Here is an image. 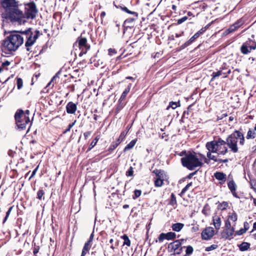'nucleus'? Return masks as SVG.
<instances>
[{
  "instance_id": "55",
  "label": "nucleus",
  "mask_w": 256,
  "mask_h": 256,
  "mask_svg": "<svg viewBox=\"0 0 256 256\" xmlns=\"http://www.w3.org/2000/svg\"><path fill=\"white\" fill-rule=\"evenodd\" d=\"M60 74V72H58L56 75L52 78V79L50 82L48 84V86H49L51 82H54V80L57 78H58V75Z\"/></svg>"
},
{
  "instance_id": "32",
  "label": "nucleus",
  "mask_w": 256,
  "mask_h": 256,
  "mask_svg": "<svg viewBox=\"0 0 256 256\" xmlns=\"http://www.w3.org/2000/svg\"><path fill=\"white\" fill-rule=\"evenodd\" d=\"M177 204V202L176 200V198L174 196V194L172 193L171 194L170 196V200L169 202V204L172 206H174L176 205Z\"/></svg>"
},
{
  "instance_id": "62",
  "label": "nucleus",
  "mask_w": 256,
  "mask_h": 256,
  "mask_svg": "<svg viewBox=\"0 0 256 256\" xmlns=\"http://www.w3.org/2000/svg\"><path fill=\"white\" fill-rule=\"evenodd\" d=\"M123 108V106L122 104H120L117 107V112L120 110H122Z\"/></svg>"
},
{
  "instance_id": "13",
  "label": "nucleus",
  "mask_w": 256,
  "mask_h": 256,
  "mask_svg": "<svg viewBox=\"0 0 256 256\" xmlns=\"http://www.w3.org/2000/svg\"><path fill=\"white\" fill-rule=\"evenodd\" d=\"M92 242V241H87L85 243L82 252L81 256H85L86 254L88 253L92 246L91 244Z\"/></svg>"
},
{
  "instance_id": "22",
  "label": "nucleus",
  "mask_w": 256,
  "mask_h": 256,
  "mask_svg": "<svg viewBox=\"0 0 256 256\" xmlns=\"http://www.w3.org/2000/svg\"><path fill=\"white\" fill-rule=\"evenodd\" d=\"M198 36L196 34H194L188 41L186 42L182 46L183 48H186L190 46L192 42H194Z\"/></svg>"
},
{
  "instance_id": "25",
  "label": "nucleus",
  "mask_w": 256,
  "mask_h": 256,
  "mask_svg": "<svg viewBox=\"0 0 256 256\" xmlns=\"http://www.w3.org/2000/svg\"><path fill=\"white\" fill-rule=\"evenodd\" d=\"M120 8L124 12H125L128 14H132V15L134 16L135 17H136V18L138 17V14L136 12L130 10L126 7L120 6Z\"/></svg>"
},
{
  "instance_id": "63",
  "label": "nucleus",
  "mask_w": 256,
  "mask_h": 256,
  "mask_svg": "<svg viewBox=\"0 0 256 256\" xmlns=\"http://www.w3.org/2000/svg\"><path fill=\"white\" fill-rule=\"evenodd\" d=\"M24 114H26V116H28L30 114V112L29 110H26L25 112H24Z\"/></svg>"
},
{
  "instance_id": "12",
  "label": "nucleus",
  "mask_w": 256,
  "mask_h": 256,
  "mask_svg": "<svg viewBox=\"0 0 256 256\" xmlns=\"http://www.w3.org/2000/svg\"><path fill=\"white\" fill-rule=\"evenodd\" d=\"M66 109L68 114H74L76 110V105L72 102H69L66 106Z\"/></svg>"
},
{
  "instance_id": "6",
  "label": "nucleus",
  "mask_w": 256,
  "mask_h": 256,
  "mask_svg": "<svg viewBox=\"0 0 256 256\" xmlns=\"http://www.w3.org/2000/svg\"><path fill=\"white\" fill-rule=\"evenodd\" d=\"M22 34L24 37L25 36L26 38L25 46L26 48L27 51H30V47L34 44V42L41 34L38 30H36L34 34L32 32L31 29L28 28L25 31H23Z\"/></svg>"
},
{
  "instance_id": "1",
  "label": "nucleus",
  "mask_w": 256,
  "mask_h": 256,
  "mask_svg": "<svg viewBox=\"0 0 256 256\" xmlns=\"http://www.w3.org/2000/svg\"><path fill=\"white\" fill-rule=\"evenodd\" d=\"M244 134L238 130H234L228 135L226 140L218 138L216 140L208 142L206 148L211 154L216 153L219 155H224L228 152L232 153L239 152L240 146L244 144Z\"/></svg>"
},
{
  "instance_id": "56",
  "label": "nucleus",
  "mask_w": 256,
  "mask_h": 256,
  "mask_svg": "<svg viewBox=\"0 0 256 256\" xmlns=\"http://www.w3.org/2000/svg\"><path fill=\"white\" fill-rule=\"evenodd\" d=\"M90 134H91L90 132H84V138L86 140L90 136Z\"/></svg>"
},
{
  "instance_id": "29",
  "label": "nucleus",
  "mask_w": 256,
  "mask_h": 256,
  "mask_svg": "<svg viewBox=\"0 0 256 256\" xmlns=\"http://www.w3.org/2000/svg\"><path fill=\"white\" fill-rule=\"evenodd\" d=\"M79 48L81 50L79 55L80 56H82L83 54L86 53L88 50L90 48V46L88 45H86L84 46L80 47Z\"/></svg>"
},
{
  "instance_id": "59",
  "label": "nucleus",
  "mask_w": 256,
  "mask_h": 256,
  "mask_svg": "<svg viewBox=\"0 0 256 256\" xmlns=\"http://www.w3.org/2000/svg\"><path fill=\"white\" fill-rule=\"evenodd\" d=\"M130 242L131 241H124L122 245L123 246L126 245L128 246H130Z\"/></svg>"
},
{
  "instance_id": "4",
  "label": "nucleus",
  "mask_w": 256,
  "mask_h": 256,
  "mask_svg": "<svg viewBox=\"0 0 256 256\" xmlns=\"http://www.w3.org/2000/svg\"><path fill=\"white\" fill-rule=\"evenodd\" d=\"M186 154L181 158V162L184 166L190 170H194L196 168L201 166L202 164V161L194 154L188 152H184Z\"/></svg>"
},
{
  "instance_id": "23",
  "label": "nucleus",
  "mask_w": 256,
  "mask_h": 256,
  "mask_svg": "<svg viewBox=\"0 0 256 256\" xmlns=\"http://www.w3.org/2000/svg\"><path fill=\"white\" fill-rule=\"evenodd\" d=\"M138 18H128L124 22V24L127 25L128 27H131L132 26L133 22L137 19Z\"/></svg>"
},
{
  "instance_id": "41",
  "label": "nucleus",
  "mask_w": 256,
  "mask_h": 256,
  "mask_svg": "<svg viewBox=\"0 0 256 256\" xmlns=\"http://www.w3.org/2000/svg\"><path fill=\"white\" fill-rule=\"evenodd\" d=\"M193 252H194V248L192 246H186V253L187 254L190 255L192 254Z\"/></svg>"
},
{
  "instance_id": "34",
  "label": "nucleus",
  "mask_w": 256,
  "mask_h": 256,
  "mask_svg": "<svg viewBox=\"0 0 256 256\" xmlns=\"http://www.w3.org/2000/svg\"><path fill=\"white\" fill-rule=\"evenodd\" d=\"M244 23V20L243 18H240L235 23H234L238 29Z\"/></svg>"
},
{
  "instance_id": "24",
  "label": "nucleus",
  "mask_w": 256,
  "mask_h": 256,
  "mask_svg": "<svg viewBox=\"0 0 256 256\" xmlns=\"http://www.w3.org/2000/svg\"><path fill=\"white\" fill-rule=\"evenodd\" d=\"M78 42L79 48L88 45L87 44V40L85 38H79L78 40Z\"/></svg>"
},
{
  "instance_id": "30",
  "label": "nucleus",
  "mask_w": 256,
  "mask_h": 256,
  "mask_svg": "<svg viewBox=\"0 0 256 256\" xmlns=\"http://www.w3.org/2000/svg\"><path fill=\"white\" fill-rule=\"evenodd\" d=\"M256 133L254 130H250L247 133L246 138L247 139L254 138H256Z\"/></svg>"
},
{
  "instance_id": "15",
  "label": "nucleus",
  "mask_w": 256,
  "mask_h": 256,
  "mask_svg": "<svg viewBox=\"0 0 256 256\" xmlns=\"http://www.w3.org/2000/svg\"><path fill=\"white\" fill-rule=\"evenodd\" d=\"M42 246V241H38L37 242H34L32 244L33 253L34 256H38L37 254L40 248Z\"/></svg>"
},
{
  "instance_id": "47",
  "label": "nucleus",
  "mask_w": 256,
  "mask_h": 256,
  "mask_svg": "<svg viewBox=\"0 0 256 256\" xmlns=\"http://www.w3.org/2000/svg\"><path fill=\"white\" fill-rule=\"evenodd\" d=\"M75 122L76 121H74V122L72 124H69L68 128L64 132V134H66L67 132H69L70 130V129L73 127Z\"/></svg>"
},
{
  "instance_id": "10",
  "label": "nucleus",
  "mask_w": 256,
  "mask_h": 256,
  "mask_svg": "<svg viewBox=\"0 0 256 256\" xmlns=\"http://www.w3.org/2000/svg\"><path fill=\"white\" fill-rule=\"evenodd\" d=\"M176 238V234L174 232H168L166 234L162 233L158 237V240H171Z\"/></svg>"
},
{
  "instance_id": "39",
  "label": "nucleus",
  "mask_w": 256,
  "mask_h": 256,
  "mask_svg": "<svg viewBox=\"0 0 256 256\" xmlns=\"http://www.w3.org/2000/svg\"><path fill=\"white\" fill-rule=\"evenodd\" d=\"M163 184V180L160 178H158L154 181V184L156 186H161Z\"/></svg>"
},
{
  "instance_id": "42",
  "label": "nucleus",
  "mask_w": 256,
  "mask_h": 256,
  "mask_svg": "<svg viewBox=\"0 0 256 256\" xmlns=\"http://www.w3.org/2000/svg\"><path fill=\"white\" fill-rule=\"evenodd\" d=\"M170 107L172 109H175L178 107V104L176 102H170L169 106H168L166 109L168 110Z\"/></svg>"
},
{
  "instance_id": "48",
  "label": "nucleus",
  "mask_w": 256,
  "mask_h": 256,
  "mask_svg": "<svg viewBox=\"0 0 256 256\" xmlns=\"http://www.w3.org/2000/svg\"><path fill=\"white\" fill-rule=\"evenodd\" d=\"M187 19H188V17L186 16H184L182 17V18L178 19L177 20V23H178V24H182V22H184L185 21H186L187 20Z\"/></svg>"
},
{
  "instance_id": "21",
  "label": "nucleus",
  "mask_w": 256,
  "mask_h": 256,
  "mask_svg": "<svg viewBox=\"0 0 256 256\" xmlns=\"http://www.w3.org/2000/svg\"><path fill=\"white\" fill-rule=\"evenodd\" d=\"M131 87H132V84H128V87L125 89V90L122 93V95L120 96V98L119 100V101L122 102V101L126 97V95L129 92Z\"/></svg>"
},
{
  "instance_id": "40",
  "label": "nucleus",
  "mask_w": 256,
  "mask_h": 256,
  "mask_svg": "<svg viewBox=\"0 0 256 256\" xmlns=\"http://www.w3.org/2000/svg\"><path fill=\"white\" fill-rule=\"evenodd\" d=\"M16 84L18 86V88L20 90L23 86V82L21 78H16Z\"/></svg>"
},
{
  "instance_id": "16",
  "label": "nucleus",
  "mask_w": 256,
  "mask_h": 256,
  "mask_svg": "<svg viewBox=\"0 0 256 256\" xmlns=\"http://www.w3.org/2000/svg\"><path fill=\"white\" fill-rule=\"evenodd\" d=\"M206 156L209 159L220 163H226L228 161V159H216V156L212 155L210 152H208Z\"/></svg>"
},
{
  "instance_id": "51",
  "label": "nucleus",
  "mask_w": 256,
  "mask_h": 256,
  "mask_svg": "<svg viewBox=\"0 0 256 256\" xmlns=\"http://www.w3.org/2000/svg\"><path fill=\"white\" fill-rule=\"evenodd\" d=\"M126 176H132L133 174V168L132 166H130L129 170L126 172Z\"/></svg>"
},
{
  "instance_id": "28",
  "label": "nucleus",
  "mask_w": 256,
  "mask_h": 256,
  "mask_svg": "<svg viewBox=\"0 0 256 256\" xmlns=\"http://www.w3.org/2000/svg\"><path fill=\"white\" fill-rule=\"evenodd\" d=\"M228 186L230 191L236 190V185L233 180H231L228 182Z\"/></svg>"
},
{
  "instance_id": "64",
  "label": "nucleus",
  "mask_w": 256,
  "mask_h": 256,
  "mask_svg": "<svg viewBox=\"0 0 256 256\" xmlns=\"http://www.w3.org/2000/svg\"><path fill=\"white\" fill-rule=\"evenodd\" d=\"M195 34H196V35L198 36V37H199V36H200L201 34H202V32H200V30H198V31L197 32H196Z\"/></svg>"
},
{
  "instance_id": "45",
  "label": "nucleus",
  "mask_w": 256,
  "mask_h": 256,
  "mask_svg": "<svg viewBox=\"0 0 256 256\" xmlns=\"http://www.w3.org/2000/svg\"><path fill=\"white\" fill-rule=\"evenodd\" d=\"M44 192L43 190H39L37 193L38 198L39 200H41L42 196L44 195Z\"/></svg>"
},
{
  "instance_id": "3",
  "label": "nucleus",
  "mask_w": 256,
  "mask_h": 256,
  "mask_svg": "<svg viewBox=\"0 0 256 256\" xmlns=\"http://www.w3.org/2000/svg\"><path fill=\"white\" fill-rule=\"evenodd\" d=\"M18 32H14L11 34L7 38L2 42V51L8 50L10 52L16 51L23 43L24 37Z\"/></svg>"
},
{
  "instance_id": "36",
  "label": "nucleus",
  "mask_w": 256,
  "mask_h": 256,
  "mask_svg": "<svg viewBox=\"0 0 256 256\" xmlns=\"http://www.w3.org/2000/svg\"><path fill=\"white\" fill-rule=\"evenodd\" d=\"M118 241H109V243L107 244L110 246L112 250H114L118 246Z\"/></svg>"
},
{
  "instance_id": "57",
  "label": "nucleus",
  "mask_w": 256,
  "mask_h": 256,
  "mask_svg": "<svg viewBox=\"0 0 256 256\" xmlns=\"http://www.w3.org/2000/svg\"><path fill=\"white\" fill-rule=\"evenodd\" d=\"M38 166L32 172V174L30 178V179L32 178L36 174V173L38 169Z\"/></svg>"
},
{
  "instance_id": "44",
  "label": "nucleus",
  "mask_w": 256,
  "mask_h": 256,
  "mask_svg": "<svg viewBox=\"0 0 256 256\" xmlns=\"http://www.w3.org/2000/svg\"><path fill=\"white\" fill-rule=\"evenodd\" d=\"M228 206V203L226 202H222L220 205V208L222 210H224L226 209V208Z\"/></svg>"
},
{
  "instance_id": "26",
  "label": "nucleus",
  "mask_w": 256,
  "mask_h": 256,
  "mask_svg": "<svg viewBox=\"0 0 256 256\" xmlns=\"http://www.w3.org/2000/svg\"><path fill=\"white\" fill-rule=\"evenodd\" d=\"M136 140H132L124 148V152H126L131 148H132L136 144Z\"/></svg>"
},
{
  "instance_id": "31",
  "label": "nucleus",
  "mask_w": 256,
  "mask_h": 256,
  "mask_svg": "<svg viewBox=\"0 0 256 256\" xmlns=\"http://www.w3.org/2000/svg\"><path fill=\"white\" fill-rule=\"evenodd\" d=\"M99 140V138L96 136L94 140H93L90 143L89 148H88L87 152L90 150L96 144L97 142Z\"/></svg>"
},
{
  "instance_id": "19",
  "label": "nucleus",
  "mask_w": 256,
  "mask_h": 256,
  "mask_svg": "<svg viewBox=\"0 0 256 256\" xmlns=\"http://www.w3.org/2000/svg\"><path fill=\"white\" fill-rule=\"evenodd\" d=\"M184 226V224L182 223H176L172 225V228L173 230L176 232H180Z\"/></svg>"
},
{
  "instance_id": "9",
  "label": "nucleus",
  "mask_w": 256,
  "mask_h": 256,
  "mask_svg": "<svg viewBox=\"0 0 256 256\" xmlns=\"http://www.w3.org/2000/svg\"><path fill=\"white\" fill-rule=\"evenodd\" d=\"M234 234V228H225L222 234V237L226 239H230L232 238V236Z\"/></svg>"
},
{
  "instance_id": "20",
  "label": "nucleus",
  "mask_w": 256,
  "mask_h": 256,
  "mask_svg": "<svg viewBox=\"0 0 256 256\" xmlns=\"http://www.w3.org/2000/svg\"><path fill=\"white\" fill-rule=\"evenodd\" d=\"M244 44L250 48V50H253L256 48V42L252 40H248L245 42Z\"/></svg>"
},
{
  "instance_id": "60",
  "label": "nucleus",
  "mask_w": 256,
  "mask_h": 256,
  "mask_svg": "<svg viewBox=\"0 0 256 256\" xmlns=\"http://www.w3.org/2000/svg\"><path fill=\"white\" fill-rule=\"evenodd\" d=\"M236 190H232V191H230L233 195L234 196L235 198H239L236 192Z\"/></svg>"
},
{
  "instance_id": "5",
  "label": "nucleus",
  "mask_w": 256,
  "mask_h": 256,
  "mask_svg": "<svg viewBox=\"0 0 256 256\" xmlns=\"http://www.w3.org/2000/svg\"><path fill=\"white\" fill-rule=\"evenodd\" d=\"M14 119L16 124V128L19 131L25 130L26 125L30 122L29 116H26L22 109H19L16 112Z\"/></svg>"
},
{
  "instance_id": "37",
  "label": "nucleus",
  "mask_w": 256,
  "mask_h": 256,
  "mask_svg": "<svg viewBox=\"0 0 256 256\" xmlns=\"http://www.w3.org/2000/svg\"><path fill=\"white\" fill-rule=\"evenodd\" d=\"M192 185V182H190L185 187L183 188L182 192H180V195L182 196L186 192V191L188 190V188Z\"/></svg>"
},
{
  "instance_id": "11",
  "label": "nucleus",
  "mask_w": 256,
  "mask_h": 256,
  "mask_svg": "<svg viewBox=\"0 0 256 256\" xmlns=\"http://www.w3.org/2000/svg\"><path fill=\"white\" fill-rule=\"evenodd\" d=\"M126 134L124 132H122L118 138L116 142H112L110 147L109 148V150L112 151L114 150L121 142L123 140V139L126 136Z\"/></svg>"
},
{
  "instance_id": "53",
  "label": "nucleus",
  "mask_w": 256,
  "mask_h": 256,
  "mask_svg": "<svg viewBox=\"0 0 256 256\" xmlns=\"http://www.w3.org/2000/svg\"><path fill=\"white\" fill-rule=\"evenodd\" d=\"M225 228H234L233 227H231V224H230V221L228 220H227L226 221Z\"/></svg>"
},
{
  "instance_id": "52",
  "label": "nucleus",
  "mask_w": 256,
  "mask_h": 256,
  "mask_svg": "<svg viewBox=\"0 0 256 256\" xmlns=\"http://www.w3.org/2000/svg\"><path fill=\"white\" fill-rule=\"evenodd\" d=\"M108 54L110 56L113 55L114 54H116V50L112 49L111 48H110L108 50Z\"/></svg>"
},
{
  "instance_id": "27",
  "label": "nucleus",
  "mask_w": 256,
  "mask_h": 256,
  "mask_svg": "<svg viewBox=\"0 0 256 256\" xmlns=\"http://www.w3.org/2000/svg\"><path fill=\"white\" fill-rule=\"evenodd\" d=\"M240 50L242 52L243 54H248V53L250 52L252 50H250V48L246 46V44L244 43L242 46Z\"/></svg>"
},
{
  "instance_id": "58",
  "label": "nucleus",
  "mask_w": 256,
  "mask_h": 256,
  "mask_svg": "<svg viewBox=\"0 0 256 256\" xmlns=\"http://www.w3.org/2000/svg\"><path fill=\"white\" fill-rule=\"evenodd\" d=\"M10 64V62L8 61V60H6L2 64V66L3 67H4V66H9Z\"/></svg>"
},
{
  "instance_id": "38",
  "label": "nucleus",
  "mask_w": 256,
  "mask_h": 256,
  "mask_svg": "<svg viewBox=\"0 0 256 256\" xmlns=\"http://www.w3.org/2000/svg\"><path fill=\"white\" fill-rule=\"evenodd\" d=\"M218 248V245L216 244H213L209 246L206 247L205 250L206 252H210Z\"/></svg>"
},
{
  "instance_id": "49",
  "label": "nucleus",
  "mask_w": 256,
  "mask_h": 256,
  "mask_svg": "<svg viewBox=\"0 0 256 256\" xmlns=\"http://www.w3.org/2000/svg\"><path fill=\"white\" fill-rule=\"evenodd\" d=\"M12 209V207H10L8 209V210L7 211V212L6 213V216L4 220V221H3V223H4L6 222V220L8 219V218L9 216V215L11 212Z\"/></svg>"
},
{
  "instance_id": "54",
  "label": "nucleus",
  "mask_w": 256,
  "mask_h": 256,
  "mask_svg": "<svg viewBox=\"0 0 256 256\" xmlns=\"http://www.w3.org/2000/svg\"><path fill=\"white\" fill-rule=\"evenodd\" d=\"M246 232V230H244L243 228H241L239 230H238L236 232V234L238 236H240L242 234Z\"/></svg>"
},
{
  "instance_id": "50",
  "label": "nucleus",
  "mask_w": 256,
  "mask_h": 256,
  "mask_svg": "<svg viewBox=\"0 0 256 256\" xmlns=\"http://www.w3.org/2000/svg\"><path fill=\"white\" fill-rule=\"evenodd\" d=\"M237 30L238 28L234 24L230 26V27L228 28V30L232 32H235Z\"/></svg>"
},
{
  "instance_id": "43",
  "label": "nucleus",
  "mask_w": 256,
  "mask_h": 256,
  "mask_svg": "<svg viewBox=\"0 0 256 256\" xmlns=\"http://www.w3.org/2000/svg\"><path fill=\"white\" fill-rule=\"evenodd\" d=\"M153 172H154L156 174V176H158V178H161V176L163 174V171H162L161 170H154Z\"/></svg>"
},
{
  "instance_id": "7",
  "label": "nucleus",
  "mask_w": 256,
  "mask_h": 256,
  "mask_svg": "<svg viewBox=\"0 0 256 256\" xmlns=\"http://www.w3.org/2000/svg\"><path fill=\"white\" fill-rule=\"evenodd\" d=\"M182 244L180 241H173L168 246V251L172 252V254H180L182 251Z\"/></svg>"
},
{
  "instance_id": "2",
  "label": "nucleus",
  "mask_w": 256,
  "mask_h": 256,
  "mask_svg": "<svg viewBox=\"0 0 256 256\" xmlns=\"http://www.w3.org/2000/svg\"><path fill=\"white\" fill-rule=\"evenodd\" d=\"M1 4L5 9V12L2 14L3 21L16 22L22 24L26 22V19L35 18L38 13L36 6L34 3L27 5L24 14L19 10L16 0H4Z\"/></svg>"
},
{
  "instance_id": "17",
  "label": "nucleus",
  "mask_w": 256,
  "mask_h": 256,
  "mask_svg": "<svg viewBox=\"0 0 256 256\" xmlns=\"http://www.w3.org/2000/svg\"><path fill=\"white\" fill-rule=\"evenodd\" d=\"M213 223L214 225L216 230L220 229L221 226V220L218 216H213Z\"/></svg>"
},
{
  "instance_id": "18",
  "label": "nucleus",
  "mask_w": 256,
  "mask_h": 256,
  "mask_svg": "<svg viewBox=\"0 0 256 256\" xmlns=\"http://www.w3.org/2000/svg\"><path fill=\"white\" fill-rule=\"evenodd\" d=\"M250 243L244 242L238 245V246L240 251L244 252L250 248Z\"/></svg>"
},
{
  "instance_id": "35",
  "label": "nucleus",
  "mask_w": 256,
  "mask_h": 256,
  "mask_svg": "<svg viewBox=\"0 0 256 256\" xmlns=\"http://www.w3.org/2000/svg\"><path fill=\"white\" fill-rule=\"evenodd\" d=\"M222 74H224V72H222V70H219L217 72H214L212 75V78L211 79V81H213L215 78L221 76Z\"/></svg>"
},
{
  "instance_id": "8",
  "label": "nucleus",
  "mask_w": 256,
  "mask_h": 256,
  "mask_svg": "<svg viewBox=\"0 0 256 256\" xmlns=\"http://www.w3.org/2000/svg\"><path fill=\"white\" fill-rule=\"evenodd\" d=\"M214 234V230L212 227L206 228L202 232V239L208 240L211 238Z\"/></svg>"
},
{
  "instance_id": "33",
  "label": "nucleus",
  "mask_w": 256,
  "mask_h": 256,
  "mask_svg": "<svg viewBox=\"0 0 256 256\" xmlns=\"http://www.w3.org/2000/svg\"><path fill=\"white\" fill-rule=\"evenodd\" d=\"M238 218L237 214L235 212H233L231 214H230L228 215V219L235 222L236 221Z\"/></svg>"
},
{
  "instance_id": "46",
  "label": "nucleus",
  "mask_w": 256,
  "mask_h": 256,
  "mask_svg": "<svg viewBox=\"0 0 256 256\" xmlns=\"http://www.w3.org/2000/svg\"><path fill=\"white\" fill-rule=\"evenodd\" d=\"M134 196L133 197V198L136 199V198H138L140 196L142 192L140 190H134Z\"/></svg>"
},
{
  "instance_id": "14",
  "label": "nucleus",
  "mask_w": 256,
  "mask_h": 256,
  "mask_svg": "<svg viewBox=\"0 0 256 256\" xmlns=\"http://www.w3.org/2000/svg\"><path fill=\"white\" fill-rule=\"evenodd\" d=\"M214 176L216 179L222 181L220 182L221 184H224L226 180V174L222 172H216Z\"/></svg>"
},
{
  "instance_id": "61",
  "label": "nucleus",
  "mask_w": 256,
  "mask_h": 256,
  "mask_svg": "<svg viewBox=\"0 0 256 256\" xmlns=\"http://www.w3.org/2000/svg\"><path fill=\"white\" fill-rule=\"evenodd\" d=\"M248 224L247 222H245L244 223V230H246V231L248 230Z\"/></svg>"
}]
</instances>
